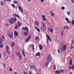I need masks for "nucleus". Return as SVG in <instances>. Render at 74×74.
Here are the masks:
<instances>
[{"instance_id": "obj_1", "label": "nucleus", "mask_w": 74, "mask_h": 74, "mask_svg": "<svg viewBox=\"0 0 74 74\" xmlns=\"http://www.w3.org/2000/svg\"><path fill=\"white\" fill-rule=\"evenodd\" d=\"M42 26L41 27V29L43 31H46V27L45 25L43 22H42Z\"/></svg>"}, {"instance_id": "obj_2", "label": "nucleus", "mask_w": 74, "mask_h": 74, "mask_svg": "<svg viewBox=\"0 0 74 74\" xmlns=\"http://www.w3.org/2000/svg\"><path fill=\"white\" fill-rule=\"evenodd\" d=\"M30 68L31 69H34V70L35 71H38V69H37V68L36 67H35V66L34 65H31L30 66Z\"/></svg>"}, {"instance_id": "obj_3", "label": "nucleus", "mask_w": 74, "mask_h": 74, "mask_svg": "<svg viewBox=\"0 0 74 74\" xmlns=\"http://www.w3.org/2000/svg\"><path fill=\"white\" fill-rule=\"evenodd\" d=\"M46 37L47 38V39L46 42L47 44H48V40H49L50 41H52V40H51V38H50V37L48 35H47Z\"/></svg>"}, {"instance_id": "obj_4", "label": "nucleus", "mask_w": 74, "mask_h": 74, "mask_svg": "<svg viewBox=\"0 0 74 74\" xmlns=\"http://www.w3.org/2000/svg\"><path fill=\"white\" fill-rule=\"evenodd\" d=\"M52 58L51 55H49L47 58V60L48 62L51 61V60H52Z\"/></svg>"}, {"instance_id": "obj_5", "label": "nucleus", "mask_w": 74, "mask_h": 74, "mask_svg": "<svg viewBox=\"0 0 74 74\" xmlns=\"http://www.w3.org/2000/svg\"><path fill=\"white\" fill-rule=\"evenodd\" d=\"M9 21L10 24H13L14 23V18H12Z\"/></svg>"}, {"instance_id": "obj_6", "label": "nucleus", "mask_w": 74, "mask_h": 74, "mask_svg": "<svg viewBox=\"0 0 74 74\" xmlns=\"http://www.w3.org/2000/svg\"><path fill=\"white\" fill-rule=\"evenodd\" d=\"M23 30H25L27 31V32H29V29L28 27H23Z\"/></svg>"}, {"instance_id": "obj_7", "label": "nucleus", "mask_w": 74, "mask_h": 74, "mask_svg": "<svg viewBox=\"0 0 74 74\" xmlns=\"http://www.w3.org/2000/svg\"><path fill=\"white\" fill-rule=\"evenodd\" d=\"M8 35L9 37H10L11 38H12L13 37V34L12 33H11L10 34H8Z\"/></svg>"}, {"instance_id": "obj_8", "label": "nucleus", "mask_w": 74, "mask_h": 74, "mask_svg": "<svg viewBox=\"0 0 74 74\" xmlns=\"http://www.w3.org/2000/svg\"><path fill=\"white\" fill-rule=\"evenodd\" d=\"M6 51L8 52V54H10V52L8 51V49H9V47L7 46H6Z\"/></svg>"}, {"instance_id": "obj_9", "label": "nucleus", "mask_w": 74, "mask_h": 74, "mask_svg": "<svg viewBox=\"0 0 74 74\" xmlns=\"http://www.w3.org/2000/svg\"><path fill=\"white\" fill-rule=\"evenodd\" d=\"M30 37H31V36H29L25 40V41L26 42H27L28 41H29L30 40Z\"/></svg>"}, {"instance_id": "obj_10", "label": "nucleus", "mask_w": 74, "mask_h": 74, "mask_svg": "<svg viewBox=\"0 0 74 74\" xmlns=\"http://www.w3.org/2000/svg\"><path fill=\"white\" fill-rule=\"evenodd\" d=\"M65 20L66 21H67V23H70V24H71V21H69V18H65Z\"/></svg>"}, {"instance_id": "obj_11", "label": "nucleus", "mask_w": 74, "mask_h": 74, "mask_svg": "<svg viewBox=\"0 0 74 74\" xmlns=\"http://www.w3.org/2000/svg\"><path fill=\"white\" fill-rule=\"evenodd\" d=\"M12 15L13 16H16V17H17L18 18H19V16L17 14H12Z\"/></svg>"}, {"instance_id": "obj_12", "label": "nucleus", "mask_w": 74, "mask_h": 74, "mask_svg": "<svg viewBox=\"0 0 74 74\" xmlns=\"http://www.w3.org/2000/svg\"><path fill=\"white\" fill-rule=\"evenodd\" d=\"M18 9L21 10V13H22V14H23V9H22V8H21V6H19L18 7Z\"/></svg>"}, {"instance_id": "obj_13", "label": "nucleus", "mask_w": 74, "mask_h": 74, "mask_svg": "<svg viewBox=\"0 0 74 74\" xmlns=\"http://www.w3.org/2000/svg\"><path fill=\"white\" fill-rule=\"evenodd\" d=\"M29 46L30 47H31V46H32V49L33 51H34V45L33 44H32L31 45H29Z\"/></svg>"}, {"instance_id": "obj_14", "label": "nucleus", "mask_w": 74, "mask_h": 74, "mask_svg": "<svg viewBox=\"0 0 74 74\" xmlns=\"http://www.w3.org/2000/svg\"><path fill=\"white\" fill-rule=\"evenodd\" d=\"M14 35L16 36V37L17 36H18V32H16V31H15L14 32Z\"/></svg>"}, {"instance_id": "obj_15", "label": "nucleus", "mask_w": 74, "mask_h": 74, "mask_svg": "<svg viewBox=\"0 0 74 74\" xmlns=\"http://www.w3.org/2000/svg\"><path fill=\"white\" fill-rule=\"evenodd\" d=\"M24 34L25 35V37H26V36H27L28 35V32H25L24 33Z\"/></svg>"}, {"instance_id": "obj_16", "label": "nucleus", "mask_w": 74, "mask_h": 74, "mask_svg": "<svg viewBox=\"0 0 74 74\" xmlns=\"http://www.w3.org/2000/svg\"><path fill=\"white\" fill-rule=\"evenodd\" d=\"M39 47L40 50H42V45L40 44L39 45Z\"/></svg>"}, {"instance_id": "obj_17", "label": "nucleus", "mask_w": 74, "mask_h": 74, "mask_svg": "<svg viewBox=\"0 0 74 74\" xmlns=\"http://www.w3.org/2000/svg\"><path fill=\"white\" fill-rule=\"evenodd\" d=\"M36 56H39L40 55V52H38L36 54Z\"/></svg>"}, {"instance_id": "obj_18", "label": "nucleus", "mask_w": 74, "mask_h": 74, "mask_svg": "<svg viewBox=\"0 0 74 74\" xmlns=\"http://www.w3.org/2000/svg\"><path fill=\"white\" fill-rule=\"evenodd\" d=\"M34 27L35 28V29H36V30H37V32H40V29H38V28H37L36 26H35Z\"/></svg>"}, {"instance_id": "obj_19", "label": "nucleus", "mask_w": 74, "mask_h": 74, "mask_svg": "<svg viewBox=\"0 0 74 74\" xmlns=\"http://www.w3.org/2000/svg\"><path fill=\"white\" fill-rule=\"evenodd\" d=\"M69 29V27L67 26H65L64 27V30L66 29Z\"/></svg>"}, {"instance_id": "obj_20", "label": "nucleus", "mask_w": 74, "mask_h": 74, "mask_svg": "<svg viewBox=\"0 0 74 74\" xmlns=\"http://www.w3.org/2000/svg\"><path fill=\"white\" fill-rule=\"evenodd\" d=\"M50 14L51 15V16H53V17L54 16V13L53 12L51 11L50 12Z\"/></svg>"}, {"instance_id": "obj_21", "label": "nucleus", "mask_w": 74, "mask_h": 74, "mask_svg": "<svg viewBox=\"0 0 74 74\" xmlns=\"http://www.w3.org/2000/svg\"><path fill=\"white\" fill-rule=\"evenodd\" d=\"M66 45H64L63 46L62 48L64 49V50L65 51V49H66Z\"/></svg>"}, {"instance_id": "obj_22", "label": "nucleus", "mask_w": 74, "mask_h": 74, "mask_svg": "<svg viewBox=\"0 0 74 74\" xmlns=\"http://www.w3.org/2000/svg\"><path fill=\"white\" fill-rule=\"evenodd\" d=\"M42 18L44 21H45V20H46V18H45V16H42Z\"/></svg>"}, {"instance_id": "obj_23", "label": "nucleus", "mask_w": 74, "mask_h": 74, "mask_svg": "<svg viewBox=\"0 0 74 74\" xmlns=\"http://www.w3.org/2000/svg\"><path fill=\"white\" fill-rule=\"evenodd\" d=\"M4 46H3V45L1 44V43H0V47L1 48H3Z\"/></svg>"}, {"instance_id": "obj_24", "label": "nucleus", "mask_w": 74, "mask_h": 74, "mask_svg": "<svg viewBox=\"0 0 74 74\" xmlns=\"http://www.w3.org/2000/svg\"><path fill=\"white\" fill-rule=\"evenodd\" d=\"M69 64L71 66V65H72V60H71V58L70 60V61Z\"/></svg>"}, {"instance_id": "obj_25", "label": "nucleus", "mask_w": 74, "mask_h": 74, "mask_svg": "<svg viewBox=\"0 0 74 74\" xmlns=\"http://www.w3.org/2000/svg\"><path fill=\"white\" fill-rule=\"evenodd\" d=\"M22 52L23 53V55L24 56V57L25 56V52H24V50L23 49H22Z\"/></svg>"}, {"instance_id": "obj_26", "label": "nucleus", "mask_w": 74, "mask_h": 74, "mask_svg": "<svg viewBox=\"0 0 74 74\" xmlns=\"http://www.w3.org/2000/svg\"><path fill=\"white\" fill-rule=\"evenodd\" d=\"M0 4L2 5V6H3L4 5V3L3 2V1H1L0 2Z\"/></svg>"}, {"instance_id": "obj_27", "label": "nucleus", "mask_w": 74, "mask_h": 74, "mask_svg": "<svg viewBox=\"0 0 74 74\" xmlns=\"http://www.w3.org/2000/svg\"><path fill=\"white\" fill-rule=\"evenodd\" d=\"M3 41V39L1 38H0V43H2Z\"/></svg>"}, {"instance_id": "obj_28", "label": "nucleus", "mask_w": 74, "mask_h": 74, "mask_svg": "<svg viewBox=\"0 0 74 74\" xmlns=\"http://www.w3.org/2000/svg\"><path fill=\"white\" fill-rule=\"evenodd\" d=\"M55 73L56 74H59L60 73V71L57 70L55 71Z\"/></svg>"}, {"instance_id": "obj_29", "label": "nucleus", "mask_w": 74, "mask_h": 74, "mask_svg": "<svg viewBox=\"0 0 74 74\" xmlns=\"http://www.w3.org/2000/svg\"><path fill=\"white\" fill-rule=\"evenodd\" d=\"M16 54L18 56L21 55V54H20V52H16Z\"/></svg>"}, {"instance_id": "obj_30", "label": "nucleus", "mask_w": 74, "mask_h": 74, "mask_svg": "<svg viewBox=\"0 0 74 74\" xmlns=\"http://www.w3.org/2000/svg\"><path fill=\"white\" fill-rule=\"evenodd\" d=\"M35 23L36 25H38V21H36Z\"/></svg>"}, {"instance_id": "obj_31", "label": "nucleus", "mask_w": 74, "mask_h": 74, "mask_svg": "<svg viewBox=\"0 0 74 74\" xmlns=\"http://www.w3.org/2000/svg\"><path fill=\"white\" fill-rule=\"evenodd\" d=\"M48 64H49V61H47L46 62V67H47L48 65Z\"/></svg>"}, {"instance_id": "obj_32", "label": "nucleus", "mask_w": 74, "mask_h": 74, "mask_svg": "<svg viewBox=\"0 0 74 74\" xmlns=\"http://www.w3.org/2000/svg\"><path fill=\"white\" fill-rule=\"evenodd\" d=\"M18 57L19 58V59L21 60L22 59V56L20 54L19 56H18Z\"/></svg>"}, {"instance_id": "obj_33", "label": "nucleus", "mask_w": 74, "mask_h": 74, "mask_svg": "<svg viewBox=\"0 0 74 74\" xmlns=\"http://www.w3.org/2000/svg\"><path fill=\"white\" fill-rule=\"evenodd\" d=\"M18 25H16V26H15V29H18Z\"/></svg>"}, {"instance_id": "obj_34", "label": "nucleus", "mask_w": 74, "mask_h": 74, "mask_svg": "<svg viewBox=\"0 0 74 74\" xmlns=\"http://www.w3.org/2000/svg\"><path fill=\"white\" fill-rule=\"evenodd\" d=\"M15 45V43L14 42H12V44H11V46L12 47H14V45Z\"/></svg>"}, {"instance_id": "obj_35", "label": "nucleus", "mask_w": 74, "mask_h": 74, "mask_svg": "<svg viewBox=\"0 0 74 74\" xmlns=\"http://www.w3.org/2000/svg\"><path fill=\"white\" fill-rule=\"evenodd\" d=\"M64 72V70H60V73H63Z\"/></svg>"}, {"instance_id": "obj_36", "label": "nucleus", "mask_w": 74, "mask_h": 74, "mask_svg": "<svg viewBox=\"0 0 74 74\" xmlns=\"http://www.w3.org/2000/svg\"><path fill=\"white\" fill-rule=\"evenodd\" d=\"M63 51H64L63 48H61L60 49V51L61 52H63Z\"/></svg>"}, {"instance_id": "obj_37", "label": "nucleus", "mask_w": 74, "mask_h": 74, "mask_svg": "<svg viewBox=\"0 0 74 74\" xmlns=\"http://www.w3.org/2000/svg\"><path fill=\"white\" fill-rule=\"evenodd\" d=\"M18 25L20 27L21 25H22V23H19L18 22Z\"/></svg>"}, {"instance_id": "obj_38", "label": "nucleus", "mask_w": 74, "mask_h": 74, "mask_svg": "<svg viewBox=\"0 0 74 74\" xmlns=\"http://www.w3.org/2000/svg\"><path fill=\"white\" fill-rule=\"evenodd\" d=\"M49 31L51 33H53V29L51 28L50 30Z\"/></svg>"}, {"instance_id": "obj_39", "label": "nucleus", "mask_w": 74, "mask_h": 74, "mask_svg": "<svg viewBox=\"0 0 74 74\" xmlns=\"http://www.w3.org/2000/svg\"><path fill=\"white\" fill-rule=\"evenodd\" d=\"M71 24H72V25H73V26H74V20H72V21Z\"/></svg>"}, {"instance_id": "obj_40", "label": "nucleus", "mask_w": 74, "mask_h": 74, "mask_svg": "<svg viewBox=\"0 0 74 74\" xmlns=\"http://www.w3.org/2000/svg\"><path fill=\"white\" fill-rule=\"evenodd\" d=\"M70 48L71 49H73V44H71V45L70 47Z\"/></svg>"}, {"instance_id": "obj_41", "label": "nucleus", "mask_w": 74, "mask_h": 74, "mask_svg": "<svg viewBox=\"0 0 74 74\" xmlns=\"http://www.w3.org/2000/svg\"><path fill=\"white\" fill-rule=\"evenodd\" d=\"M38 39H39V37L38 36H37L35 38V40H38Z\"/></svg>"}, {"instance_id": "obj_42", "label": "nucleus", "mask_w": 74, "mask_h": 74, "mask_svg": "<svg viewBox=\"0 0 74 74\" xmlns=\"http://www.w3.org/2000/svg\"><path fill=\"white\" fill-rule=\"evenodd\" d=\"M62 10H65V8H64V7L63 6H62Z\"/></svg>"}, {"instance_id": "obj_43", "label": "nucleus", "mask_w": 74, "mask_h": 74, "mask_svg": "<svg viewBox=\"0 0 74 74\" xmlns=\"http://www.w3.org/2000/svg\"><path fill=\"white\" fill-rule=\"evenodd\" d=\"M63 34H64L63 32H61V36H63Z\"/></svg>"}, {"instance_id": "obj_44", "label": "nucleus", "mask_w": 74, "mask_h": 74, "mask_svg": "<svg viewBox=\"0 0 74 74\" xmlns=\"http://www.w3.org/2000/svg\"><path fill=\"white\" fill-rule=\"evenodd\" d=\"M66 14H68V15H70V12H69L66 13Z\"/></svg>"}, {"instance_id": "obj_45", "label": "nucleus", "mask_w": 74, "mask_h": 74, "mask_svg": "<svg viewBox=\"0 0 74 74\" xmlns=\"http://www.w3.org/2000/svg\"><path fill=\"white\" fill-rule=\"evenodd\" d=\"M14 20L15 21V22L16 21V17H15L14 18Z\"/></svg>"}, {"instance_id": "obj_46", "label": "nucleus", "mask_w": 74, "mask_h": 74, "mask_svg": "<svg viewBox=\"0 0 74 74\" xmlns=\"http://www.w3.org/2000/svg\"><path fill=\"white\" fill-rule=\"evenodd\" d=\"M71 69H74V65H72L71 67Z\"/></svg>"}, {"instance_id": "obj_47", "label": "nucleus", "mask_w": 74, "mask_h": 74, "mask_svg": "<svg viewBox=\"0 0 74 74\" xmlns=\"http://www.w3.org/2000/svg\"><path fill=\"white\" fill-rule=\"evenodd\" d=\"M12 7H13L14 8H15V5L14 4H12Z\"/></svg>"}, {"instance_id": "obj_48", "label": "nucleus", "mask_w": 74, "mask_h": 74, "mask_svg": "<svg viewBox=\"0 0 74 74\" xmlns=\"http://www.w3.org/2000/svg\"><path fill=\"white\" fill-rule=\"evenodd\" d=\"M17 3H18V2H17V1H14V3H16V4Z\"/></svg>"}, {"instance_id": "obj_49", "label": "nucleus", "mask_w": 74, "mask_h": 74, "mask_svg": "<svg viewBox=\"0 0 74 74\" xmlns=\"http://www.w3.org/2000/svg\"><path fill=\"white\" fill-rule=\"evenodd\" d=\"M27 58H26L25 59H24V60L25 62H26V61H27Z\"/></svg>"}, {"instance_id": "obj_50", "label": "nucleus", "mask_w": 74, "mask_h": 74, "mask_svg": "<svg viewBox=\"0 0 74 74\" xmlns=\"http://www.w3.org/2000/svg\"><path fill=\"white\" fill-rule=\"evenodd\" d=\"M71 1H72V2L74 4V1L73 0H71Z\"/></svg>"}, {"instance_id": "obj_51", "label": "nucleus", "mask_w": 74, "mask_h": 74, "mask_svg": "<svg viewBox=\"0 0 74 74\" xmlns=\"http://www.w3.org/2000/svg\"><path fill=\"white\" fill-rule=\"evenodd\" d=\"M8 1H9V2H11V0H6Z\"/></svg>"}, {"instance_id": "obj_52", "label": "nucleus", "mask_w": 74, "mask_h": 74, "mask_svg": "<svg viewBox=\"0 0 74 74\" xmlns=\"http://www.w3.org/2000/svg\"><path fill=\"white\" fill-rule=\"evenodd\" d=\"M69 69H71V67L70 66H69Z\"/></svg>"}, {"instance_id": "obj_53", "label": "nucleus", "mask_w": 74, "mask_h": 74, "mask_svg": "<svg viewBox=\"0 0 74 74\" xmlns=\"http://www.w3.org/2000/svg\"><path fill=\"white\" fill-rule=\"evenodd\" d=\"M29 74H32V72L31 71H29Z\"/></svg>"}, {"instance_id": "obj_54", "label": "nucleus", "mask_w": 74, "mask_h": 74, "mask_svg": "<svg viewBox=\"0 0 74 74\" xmlns=\"http://www.w3.org/2000/svg\"><path fill=\"white\" fill-rule=\"evenodd\" d=\"M2 38H3V39H4V38H5L4 37V35L2 36Z\"/></svg>"}, {"instance_id": "obj_55", "label": "nucleus", "mask_w": 74, "mask_h": 74, "mask_svg": "<svg viewBox=\"0 0 74 74\" xmlns=\"http://www.w3.org/2000/svg\"><path fill=\"white\" fill-rule=\"evenodd\" d=\"M54 67L55 70H56V66H55V65H54Z\"/></svg>"}, {"instance_id": "obj_56", "label": "nucleus", "mask_w": 74, "mask_h": 74, "mask_svg": "<svg viewBox=\"0 0 74 74\" xmlns=\"http://www.w3.org/2000/svg\"><path fill=\"white\" fill-rule=\"evenodd\" d=\"M24 74H28L27 73H25V72H24Z\"/></svg>"}, {"instance_id": "obj_57", "label": "nucleus", "mask_w": 74, "mask_h": 74, "mask_svg": "<svg viewBox=\"0 0 74 74\" xmlns=\"http://www.w3.org/2000/svg\"><path fill=\"white\" fill-rule=\"evenodd\" d=\"M1 58V54H0V59Z\"/></svg>"}, {"instance_id": "obj_58", "label": "nucleus", "mask_w": 74, "mask_h": 74, "mask_svg": "<svg viewBox=\"0 0 74 74\" xmlns=\"http://www.w3.org/2000/svg\"><path fill=\"white\" fill-rule=\"evenodd\" d=\"M10 71H12V70L11 68H10Z\"/></svg>"}, {"instance_id": "obj_59", "label": "nucleus", "mask_w": 74, "mask_h": 74, "mask_svg": "<svg viewBox=\"0 0 74 74\" xmlns=\"http://www.w3.org/2000/svg\"><path fill=\"white\" fill-rule=\"evenodd\" d=\"M40 1H41V2H44V0H40Z\"/></svg>"}, {"instance_id": "obj_60", "label": "nucleus", "mask_w": 74, "mask_h": 74, "mask_svg": "<svg viewBox=\"0 0 74 74\" xmlns=\"http://www.w3.org/2000/svg\"><path fill=\"white\" fill-rule=\"evenodd\" d=\"M3 1L5 4V0H3Z\"/></svg>"}, {"instance_id": "obj_61", "label": "nucleus", "mask_w": 74, "mask_h": 74, "mask_svg": "<svg viewBox=\"0 0 74 74\" xmlns=\"http://www.w3.org/2000/svg\"><path fill=\"white\" fill-rule=\"evenodd\" d=\"M14 74H18V73H16V72H15L14 73Z\"/></svg>"}, {"instance_id": "obj_62", "label": "nucleus", "mask_w": 74, "mask_h": 74, "mask_svg": "<svg viewBox=\"0 0 74 74\" xmlns=\"http://www.w3.org/2000/svg\"><path fill=\"white\" fill-rule=\"evenodd\" d=\"M6 26H8V24H6Z\"/></svg>"}, {"instance_id": "obj_63", "label": "nucleus", "mask_w": 74, "mask_h": 74, "mask_svg": "<svg viewBox=\"0 0 74 74\" xmlns=\"http://www.w3.org/2000/svg\"><path fill=\"white\" fill-rule=\"evenodd\" d=\"M58 52L59 53H60V51H59V50H58Z\"/></svg>"}, {"instance_id": "obj_64", "label": "nucleus", "mask_w": 74, "mask_h": 74, "mask_svg": "<svg viewBox=\"0 0 74 74\" xmlns=\"http://www.w3.org/2000/svg\"><path fill=\"white\" fill-rule=\"evenodd\" d=\"M27 1H29V2H30L31 0H27Z\"/></svg>"}]
</instances>
